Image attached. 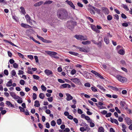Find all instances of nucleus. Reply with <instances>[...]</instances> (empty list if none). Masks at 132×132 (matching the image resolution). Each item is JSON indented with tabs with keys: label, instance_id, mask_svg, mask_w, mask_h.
<instances>
[{
	"label": "nucleus",
	"instance_id": "29",
	"mask_svg": "<svg viewBox=\"0 0 132 132\" xmlns=\"http://www.w3.org/2000/svg\"><path fill=\"white\" fill-rule=\"evenodd\" d=\"M53 2L50 0H48L46 1L44 3V5L49 4L52 3Z\"/></svg>",
	"mask_w": 132,
	"mask_h": 132
},
{
	"label": "nucleus",
	"instance_id": "33",
	"mask_svg": "<svg viewBox=\"0 0 132 132\" xmlns=\"http://www.w3.org/2000/svg\"><path fill=\"white\" fill-rule=\"evenodd\" d=\"M79 72L80 73L82 74L84 77H86L87 76V72L86 71H84L83 72H82L80 71H79Z\"/></svg>",
	"mask_w": 132,
	"mask_h": 132
},
{
	"label": "nucleus",
	"instance_id": "52",
	"mask_svg": "<svg viewBox=\"0 0 132 132\" xmlns=\"http://www.w3.org/2000/svg\"><path fill=\"white\" fill-rule=\"evenodd\" d=\"M88 6L89 8V9H94V10L95 9V8L90 4H88Z\"/></svg>",
	"mask_w": 132,
	"mask_h": 132
},
{
	"label": "nucleus",
	"instance_id": "62",
	"mask_svg": "<svg viewBox=\"0 0 132 132\" xmlns=\"http://www.w3.org/2000/svg\"><path fill=\"white\" fill-rule=\"evenodd\" d=\"M114 18L115 19H116L117 20H119V16L118 15L116 14L115 15H114Z\"/></svg>",
	"mask_w": 132,
	"mask_h": 132
},
{
	"label": "nucleus",
	"instance_id": "60",
	"mask_svg": "<svg viewBox=\"0 0 132 132\" xmlns=\"http://www.w3.org/2000/svg\"><path fill=\"white\" fill-rule=\"evenodd\" d=\"M13 67L14 68H18V64L16 63H14L13 64Z\"/></svg>",
	"mask_w": 132,
	"mask_h": 132
},
{
	"label": "nucleus",
	"instance_id": "3",
	"mask_svg": "<svg viewBox=\"0 0 132 132\" xmlns=\"http://www.w3.org/2000/svg\"><path fill=\"white\" fill-rule=\"evenodd\" d=\"M74 37L77 40H85L87 39V37L81 35H76Z\"/></svg>",
	"mask_w": 132,
	"mask_h": 132
},
{
	"label": "nucleus",
	"instance_id": "49",
	"mask_svg": "<svg viewBox=\"0 0 132 132\" xmlns=\"http://www.w3.org/2000/svg\"><path fill=\"white\" fill-rule=\"evenodd\" d=\"M33 99L34 100H35L37 98V95L35 93H33L32 96Z\"/></svg>",
	"mask_w": 132,
	"mask_h": 132
},
{
	"label": "nucleus",
	"instance_id": "56",
	"mask_svg": "<svg viewBox=\"0 0 132 132\" xmlns=\"http://www.w3.org/2000/svg\"><path fill=\"white\" fill-rule=\"evenodd\" d=\"M78 113L79 114H81L83 113V112L81 110L79 109H78L77 110Z\"/></svg>",
	"mask_w": 132,
	"mask_h": 132
},
{
	"label": "nucleus",
	"instance_id": "59",
	"mask_svg": "<svg viewBox=\"0 0 132 132\" xmlns=\"http://www.w3.org/2000/svg\"><path fill=\"white\" fill-rule=\"evenodd\" d=\"M84 86L86 87H89L90 86V85L89 83L87 82L84 84Z\"/></svg>",
	"mask_w": 132,
	"mask_h": 132
},
{
	"label": "nucleus",
	"instance_id": "10",
	"mask_svg": "<svg viewBox=\"0 0 132 132\" xmlns=\"http://www.w3.org/2000/svg\"><path fill=\"white\" fill-rule=\"evenodd\" d=\"M126 122L128 125H129L130 124H132V121L128 117H126L125 119Z\"/></svg>",
	"mask_w": 132,
	"mask_h": 132
},
{
	"label": "nucleus",
	"instance_id": "51",
	"mask_svg": "<svg viewBox=\"0 0 132 132\" xmlns=\"http://www.w3.org/2000/svg\"><path fill=\"white\" fill-rule=\"evenodd\" d=\"M18 74L19 75H23L24 73V72L22 70H19L18 71Z\"/></svg>",
	"mask_w": 132,
	"mask_h": 132
},
{
	"label": "nucleus",
	"instance_id": "8",
	"mask_svg": "<svg viewBox=\"0 0 132 132\" xmlns=\"http://www.w3.org/2000/svg\"><path fill=\"white\" fill-rule=\"evenodd\" d=\"M120 104L121 108L123 109H126L127 108V105L125 102L121 101L120 102Z\"/></svg>",
	"mask_w": 132,
	"mask_h": 132
},
{
	"label": "nucleus",
	"instance_id": "9",
	"mask_svg": "<svg viewBox=\"0 0 132 132\" xmlns=\"http://www.w3.org/2000/svg\"><path fill=\"white\" fill-rule=\"evenodd\" d=\"M65 2L73 9H75V6L73 3L71 1L67 0Z\"/></svg>",
	"mask_w": 132,
	"mask_h": 132
},
{
	"label": "nucleus",
	"instance_id": "7",
	"mask_svg": "<svg viewBox=\"0 0 132 132\" xmlns=\"http://www.w3.org/2000/svg\"><path fill=\"white\" fill-rule=\"evenodd\" d=\"M11 96L15 99L20 98L18 96L16 95L15 93L13 92H10V93Z\"/></svg>",
	"mask_w": 132,
	"mask_h": 132
},
{
	"label": "nucleus",
	"instance_id": "26",
	"mask_svg": "<svg viewBox=\"0 0 132 132\" xmlns=\"http://www.w3.org/2000/svg\"><path fill=\"white\" fill-rule=\"evenodd\" d=\"M12 85V82L11 80H10L8 81L6 84V86L7 87H10Z\"/></svg>",
	"mask_w": 132,
	"mask_h": 132
},
{
	"label": "nucleus",
	"instance_id": "32",
	"mask_svg": "<svg viewBox=\"0 0 132 132\" xmlns=\"http://www.w3.org/2000/svg\"><path fill=\"white\" fill-rule=\"evenodd\" d=\"M85 118L87 121L88 122L92 121V120L88 116H86Z\"/></svg>",
	"mask_w": 132,
	"mask_h": 132
},
{
	"label": "nucleus",
	"instance_id": "61",
	"mask_svg": "<svg viewBox=\"0 0 132 132\" xmlns=\"http://www.w3.org/2000/svg\"><path fill=\"white\" fill-rule=\"evenodd\" d=\"M80 130L82 132H84L86 130V129L83 127H81L80 128Z\"/></svg>",
	"mask_w": 132,
	"mask_h": 132
},
{
	"label": "nucleus",
	"instance_id": "15",
	"mask_svg": "<svg viewBox=\"0 0 132 132\" xmlns=\"http://www.w3.org/2000/svg\"><path fill=\"white\" fill-rule=\"evenodd\" d=\"M6 104L9 107H14V105L12 104L10 101H6Z\"/></svg>",
	"mask_w": 132,
	"mask_h": 132
},
{
	"label": "nucleus",
	"instance_id": "63",
	"mask_svg": "<svg viewBox=\"0 0 132 132\" xmlns=\"http://www.w3.org/2000/svg\"><path fill=\"white\" fill-rule=\"evenodd\" d=\"M78 5L80 7H83V5L80 2H78L77 3Z\"/></svg>",
	"mask_w": 132,
	"mask_h": 132
},
{
	"label": "nucleus",
	"instance_id": "40",
	"mask_svg": "<svg viewBox=\"0 0 132 132\" xmlns=\"http://www.w3.org/2000/svg\"><path fill=\"white\" fill-rule=\"evenodd\" d=\"M57 123L58 125H60L62 123V120L61 119H59L57 120Z\"/></svg>",
	"mask_w": 132,
	"mask_h": 132
},
{
	"label": "nucleus",
	"instance_id": "42",
	"mask_svg": "<svg viewBox=\"0 0 132 132\" xmlns=\"http://www.w3.org/2000/svg\"><path fill=\"white\" fill-rule=\"evenodd\" d=\"M76 72V71L75 69H73L71 70L70 73L72 75H73L75 74Z\"/></svg>",
	"mask_w": 132,
	"mask_h": 132
},
{
	"label": "nucleus",
	"instance_id": "35",
	"mask_svg": "<svg viewBox=\"0 0 132 132\" xmlns=\"http://www.w3.org/2000/svg\"><path fill=\"white\" fill-rule=\"evenodd\" d=\"M45 96L44 94L43 93H40L39 95V97L41 99H44Z\"/></svg>",
	"mask_w": 132,
	"mask_h": 132
},
{
	"label": "nucleus",
	"instance_id": "46",
	"mask_svg": "<svg viewBox=\"0 0 132 132\" xmlns=\"http://www.w3.org/2000/svg\"><path fill=\"white\" fill-rule=\"evenodd\" d=\"M88 10L90 12L91 14L94 15L95 14V12L94 11V10L92 9H88Z\"/></svg>",
	"mask_w": 132,
	"mask_h": 132
},
{
	"label": "nucleus",
	"instance_id": "31",
	"mask_svg": "<svg viewBox=\"0 0 132 132\" xmlns=\"http://www.w3.org/2000/svg\"><path fill=\"white\" fill-rule=\"evenodd\" d=\"M117 71L115 69H114L111 72V74L115 76L116 75V74L117 73Z\"/></svg>",
	"mask_w": 132,
	"mask_h": 132
},
{
	"label": "nucleus",
	"instance_id": "6",
	"mask_svg": "<svg viewBox=\"0 0 132 132\" xmlns=\"http://www.w3.org/2000/svg\"><path fill=\"white\" fill-rule=\"evenodd\" d=\"M71 80L72 82L77 84L80 85L81 84L80 79L77 78H72Z\"/></svg>",
	"mask_w": 132,
	"mask_h": 132
},
{
	"label": "nucleus",
	"instance_id": "53",
	"mask_svg": "<svg viewBox=\"0 0 132 132\" xmlns=\"http://www.w3.org/2000/svg\"><path fill=\"white\" fill-rule=\"evenodd\" d=\"M18 54L20 57L23 59L24 58V56L22 54L20 53H18Z\"/></svg>",
	"mask_w": 132,
	"mask_h": 132
},
{
	"label": "nucleus",
	"instance_id": "20",
	"mask_svg": "<svg viewBox=\"0 0 132 132\" xmlns=\"http://www.w3.org/2000/svg\"><path fill=\"white\" fill-rule=\"evenodd\" d=\"M96 86L103 92H105V89L101 85L98 84Z\"/></svg>",
	"mask_w": 132,
	"mask_h": 132
},
{
	"label": "nucleus",
	"instance_id": "28",
	"mask_svg": "<svg viewBox=\"0 0 132 132\" xmlns=\"http://www.w3.org/2000/svg\"><path fill=\"white\" fill-rule=\"evenodd\" d=\"M20 9L21 10V12L22 14H25L26 13V12L24 10V9L23 7H20Z\"/></svg>",
	"mask_w": 132,
	"mask_h": 132
},
{
	"label": "nucleus",
	"instance_id": "34",
	"mask_svg": "<svg viewBox=\"0 0 132 132\" xmlns=\"http://www.w3.org/2000/svg\"><path fill=\"white\" fill-rule=\"evenodd\" d=\"M42 41L46 43H51L52 42V41L51 40H47L46 39H44V38Z\"/></svg>",
	"mask_w": 132,
	"mask_h": 132
},
{
	"label": "nucleus",
	"instance_id": "43",
	"mask_svg": "<svg viewBox=\"0 0 132 132\" xmlns=\"http://www.w3.org/2000/svg\"><path fill=\"white\" fill-rule=\"evenodd\" d=\"M92 90L93 92H96L97 91V89L95 87H91Z\"/></svg>",
	"mask_w": 132,
	"mask_h": 132
},
{
	"label": "nucleus",
	"instance_id": "12",
	"mask_svg": "<svg viewBox=\"0 0 132 132\" xmlns=\"http://www.w3.org/2000/svg\"><path fill=\"white\" fill-rule=\"evenodd\" d=\"M66 95L67 96L66 99L67 101H70L73 99V97L70 94L67 93L66 94Z\"/></svg>",
	"mask_w": 132,
	"mask_h": 132
},
{
	"label": "nucleus",
	"instance_id": "55",
	"mask_svg": "<svg viewBox=\"0 0 132 132\" xmlns=\"http://www.w3.org/2000/svg\"><path fill=\"white\" fill-rule=\"evenodd\" d=\"M47 99L48 101L50 102H52L53 100V97H52L48 98Z\"/></svg>",
	"mask_w": 132,
	"mask_h": 132
},
{
	"label": "nucleus",
	"instance_id": "14",
	"mask_svg": "<svg viewBox=\"0 0 132 132\" xmlns=\"http://www.w3.org/2000/svg\"><path fill=\"white\" fill-rule=\"evenodd\" d=\"M102 10L104 11L105 14H109V11L107 8L105 7H103L102 8Z\"/></svg>",
	"mask_w": 132,
	"mask_h": 132
},
{
	"label": "nucleus",
	"instance_id": "18",
	"mask_svg": "<svg viewBox=\"0 0 132 132\" xmlns=\"http://www.w3.org/2000/svg\"><path fill=\"white\" fill-rule=\"evenodd\" d=\"M108 87L109 88L113 90L117 91L118 90V89L117 88L114 87L112 86H108Z\"/></svg>",
	"mask_w": 132,
	"mask_h": 132
},
{
	"label": "nucleus",
	"instance_id": "19",
	"mask_svg": "<svg viewBox=\"0 0 132 132\" xmlns=\"http://www.w3.org/2000/svg\"><path fill=\"white\" fill-rule=\"evenodd\" d=\"M43 1H40L35 4L34 6L36 7L39 6L43 4Z\"/></svg>",
	"mask_w": 132,
	"mask_h": 132
},
{
	"label": "nucleus",
	"instance_id": "39",
	"mask_svg": "<svg viewBox=\"0 0 132 132\" xmlns=\"http://www.w3.org/2000/svg\"><path fill=\"white\" fill-rule=\"evenodd\" d=\"M91 27L92 30L94 31L96 29V26L94 25L91 24Z\"/></svg>",
	"mask_w": 132,
	"mask_h": 132
},
{
	"label": "nucleus",
	"instance_id": "48",
	"mask_svg": "<svg viewBox=\"0 0 132 132\" xmlns=\"http://www.w3.org/2000/svg\"><path fill=\"white\" fill-rule=\"evenodd\" d=\"M41 88L43 91H45L46 90V88L43 85L41 86Z\"/></svg>",
	"mask_w": 132,
	"mask_h": 132
},
{
	"label": "nucleus",
	"instance_id": "11",
	"mask_svg": "<svg viewBox=\"0 0 132 132\" xmlns=\"http://www.w3.org/2000/svg\"><path fill=\"white\" fill-rule=\"evenodd\" d=\"M44 72L47 76H49L52 75L53 73L52 72L51 70L48 69H46L44 71Z\"/></svg>",
	"mask_w": 132,
	"mask_h": 132
},
{
	"label": "nucleus",
	"instance_id": "23",
	"mask_svg": "<svg viewBox=\"0 0 132 132\" xmlns=\"http://www.w3.org/2000/svg\"><path fill=\"white\" fill-rule=\"evenodd\" d=\"M34 106L36 107H38L40 105L39 101L37 100H36L35 102Z\"/></svg>",
	"mask_w": 132,
	"mask_h": 132
},
{
	"label": "nucleus",
	"instance_id": "4",
	"mask_svg": "<svg viewBox=\"0 0 132 132\" xmlns=\"http://www.w3.org/2000/svg\"><path fill=\"white\" fill-rule=\"evenodd\" d=\"M45 52L47 54L50 55L51 56L55 58H59L58 56L56 55L57 53L55 52L46 51H45Z\"/></svg>",
	"mask_w": 132,
	"mask_h": 132
},
{
	"label": "nucleus",
	"instance_id": "41",
	"mask_svg": "<svg viewBox=\"0 0 132 132\" xmlns=\"http://www.w3.org/2000/svg\"><path fill=\"white\" fill-rule=\"evenodd\" d=\"M98 131L100 132H104V129L102 127H101L99 128Z\"/></svg>",
	"mask_w": 132,
	"mask_h": 132
},
{
	"label": "nucleus",
	"instance_id": "17",
	"mask_svg": "<svg viewBox=\"0 0 132 132\" xmlns=\"http://www.w3.org/2000/svg\"><path fill=\"white\" fill-rule=\"evenodd\" d=\"M21 27L25 28H29L30 27V26L28 25L23 23H21Z\"/></svg>",
	"mask_w": 132,
	"mask_h": 132
},
{
	"label": "nucleus",
	"instance_id": "24",
	"mask_svg": "<svg viewBox=\"0 0 132 132\" xmlns=\"http://www.w3.org/2000/svg\"><path fill=\"white\" fill-rule=\"evenodd\" d=\"M82 43L85 45L90 44L91 43V42L89 40H87L85 41H83L82 42Z\"/></svg>",
	"mask_w": 132,
	"mask_h": 132
},
{
	"label": "nucleus",
	"instance_id": "2",
	"mask_svg": "<svg viewBox=\"0 0 132 132\" xmlns=\"http://www.w3.org/2000/svg\"><path fill=\"white\" fill-rule=\"evenodd\" d=\"M76 24V22L74 21H71L67 22L66 24V26L70 30H72Z\"/></svg>",
	"mask_w": 132,
	"mask_h": 132
},
{
	"label": "nucleus",
	"instance_id": "21",
	"mask_svg": "<svg viewBox=\"0 0 132 132\" xmlns=\"http://www.w3.org/2000/svg\"><path fill=\"white\" fill-rule=\"evenodd\" d=\"M32 69L30 67H28L27 69V73L29 74H32L33 73Z\"/></svg>",
	"mask_w": 132,
	"mask_h": 132
},
{
	"label": "nucleus",
	"instance_id": "58",
	"mask_svg": "<svg viewBox=\"0 0 132 132\" xmlns=\"http://www.w3.org/2000/svg\"><path fill=\"white\" fill-rule=\"evenodd\" d=\"M89 122L90 123V126L91 127H93L94 126H95L94 124V123L92 122V121H90V122Z\"/></svg>",
	"mask_w": 132,
	"mask_h": 132
},
{
	"label": "nucleus",
	"instance_id": "64",
	"mask_svg": "<svg viewBox=\"0 0 132 132\" xmlns=\"http://www.w3.org/2000/svg\"><path fill=\"white\" fill-rule=\"evenodd\" d=\"M87 19L90 21L91 22H93L94 21L91 18L89 17H87Z\"/></svg>",
	"mask_w": 132,
	"mask_h": 132
},
{
	"label": "nucleus",
	"instance_id": "45",
	"mask_svg": "<svg viewBox=\"0 0 132 132\" xmlns=\"http://www.w3.org/2000/svg\"><path fill=\"white\" fill-rule=\"evenodd\" d=\"M32 76L33 78L36 80L38 79L39 78V77L38 76L35 75H33Z\"/></svg>",
	"mask_w": 132,
	"mask_h": 132
},
{
	"label": "nucleus",
	"instance_id": "37",
	"mask_svg": "<svg viewBox=\"0 0 132 132\" xmlns=\"http://www.w3.org/2000/svg\"><path fill=\"white\" fill-rule=\"evenodd\" d=\"M56 124V122L54 120L52 121L51 122V125L52 126H55Z\"/></svg>",
	"mask_w": 132,
	"mask_h": 132
},
{
	"label": "nucleus",
	"instance_id": "50",
	"mask_svg": "<svg viewBox=\"0 0 132 132\" xmlns=\"http://www.w3.org/2000/svg\"><path fill=\"white\" fill-rule=\"evenodd\" d=\"M107 19L108 20H111L112 19V16L110 15H109L107 17Z\"/></svg>",
	"mask_w": 132,
	"mask_h": 132
},
{
	"label": "nucleus",
	"instance_id": "30",
	"mask_svg": "<svg viewBox=\"0 0 132 132\" xmlns=\"http://www.w3.org/2000/svg\"><path fill=\"white\" fill-rule=\"evenodd\" d=\"M69 53L71 54L74 55L75 56H77L79 54L77 53L72 51H69Z\"/></svg>",
	"mask_w": 132,
	"mask_h": 132
},
{
	"label": "nucleus",
	"instance_id": "5",
	"mask_svg": "<svg viewBox=\"0 0 132 132\" xmlns=\"http://www.w3.org/2000/svg\"><path fill=\"white\" fill-rule=\"evenodd\" d=\"M116 77L119 81L122 82H125L126 81V79L125 78L122 77L119 75H117Z\"/></svg>",
	"mask_w": 132,
	"mask_h": 132
},
{
	"label": "nucleus",
	"instance_id": "44",
	"mask_svg": "<svg viewBox=\"0 0 132 132\" xmlns=\"http://www.w3.org/2000/svg\"><path fill=\"white\" fill-rule=\"evenodd\" d=\"M25 83V81L22 79H21L20 80V83L21 85H24Z\"/></svg>",
	"mask_w": 132,
	"mask_h": 132
},
{
	"label": "nucleus",
	"instance_id": "38",
	"mask_svg": "<svg viewBox=\"0 0 132 132\" xmlns=\"http://www.w3.org/2000/svg\"><path fill=\"white\" fill-rule=\"evenodd\" d=\"M96 11V13L98 14H100L101 13V10L97 8H95L94 9Z\"/></svg>",
	"mask_w": 132,
	"mask_h": 132
},
{
	"label": "nucleus",
	"instance_id": "25",
	"mask_svg": "<svg viewBox=\"0 0 132 132\" xmlns=\"http://www.w3.org/2000/svg\"><path fill=\"white\" fill-rule=\"evenodd\" d=\"M104 41L106 44H108L109 42V40L108 37H104Z\"/></svg>",
	"mask_w": 132,
	"mask_h": 132
},
{
	"label": "nucleus",
	"instance_id": "36",
	"mask_svg": "<svg viewBox=\"0 0 132 132\" xmlns=\"http://www.w3.org/2000/svg\"><path fill=\"white\" fill-rule=\"evenodd\" d=\"M122 6L126 11H128L129 10V9L127 5L124 4H122Z\"/></svg>",
	"mask_w": 132,
	"mask_h": 132
},
{
	"label": "nucleus",
	"instance_id": "54",
	"mask_svg": "<svg viewBox=\"0 0 132 132\" xmlns=\"http://www.w3.org/2000/svg\"><path fill=\"white\" fill-rule=\"evenodd\" d=\"M120 63L121 64H122L123 65H126L125 62L123 60H122L120 61Z\"/></svg>",
	"mask_w": 132,
	"mask_h": 132
},
{
	"label": "nucleus",
	"instance_id": "57",
	"mask_svg": "<svg viewBox=\"0 0 132 132\" xmlns=\"http://www.w3.org/2000/svg\"><path fill=\"white\" fill-rule=\"evenodd\" d=\"M96 44L98 45V46L99 47H100L102 46V43L100 42H99L98 43H97Z\"/></svg>",
	"mask_w": 132,
	"mask_h": 132
},
{
	"label": "nucleus",
	"instance_id": "47",
	"mask_svg": "<svg viewBox=\"0 0 132 132\" xmlns=\"http://www.w3.org/2000/svg\"><path fill=\"white\" fill-rule=\"evenodd\" d=\"M19 108L21 112H24L25 109H24V108H22L20 106L19 107Z\"/></svg>",
	"mask_w": 132,
	"mask_h": 132
},
{
	"label": "nucleus",
	"instance_id": "16",
	"mask_svg": "<svg viewBox=\"0 0 132 132\" xmlns=\"http://www.w3.org/2000/svg\"><path fill=\"white\" fill-rule=\"evenodd\" d=\"M125 51L124 49L120 50L118 52V53L119 54L121 55H123L125 54Z\"/></svg>",
	"mask_w": 132,
	"mask_h": 132
},
{
	"label": "nucleus",
	"instance_id": "13",
	"mask_svg": "<svg viewBox=\"0 0 132 132\" xmlns=\"http://www.w3.org/2000/svg\"><path fill=\"white\" fill-rule=\"evenodd\" d=\"M25 17L27 22H29L30 24L32 23L31 22V19L30 17L28 14L26 15L25 16Z\"/></svg>",
	"mask_w": 132,
	"mask_h": 132
},
{
	"label": "nucleus",
	"instance_id": "27",
	"mask_svg": "<svg viewBox=\"0 0 132 132\" xmlns=\"http://www.w3.org/2000/svg\"><path fill=\"white\" fill-rule=\"evenodd\" d=\"M78 49H79V51H80L83 52H87V51L82 47H79V48H78Z\"/></svg>",
	"mask_w": 132,
	"mask_h": 132
},
{
	"label": "nucleus",
	"instance_id": "1",
	"mask_svg": "<svg viewBox=\"0 0 132 132\" xmlns=\"http://www.w3.org/2000/svg\"><path fill=\"white\" fill-rule=\"evenodd\" d=\"M57 14L58 17L61 19H65L68 16V13L65 9H59L57 12Z\"/></svg>",
	"mask_w": 132,
	"mask_h": 132
},
{
	"label": "nucleus",
	"instance_id": "22",
	"mask_svg": "<svg viewBox=\"0 0 132 132\" xmlns=\"http://www.w3.org/2000/svg\"><path fill=\"white\" fill-rule=\"evenodd\" d=\"M11 73L12 75V77L14 76L15 77H17V75H16V72L14 70H12L11 72Z\"/></svg>",
	"mask_w": 132,
	"mask_h": 132
}]
</instances>
